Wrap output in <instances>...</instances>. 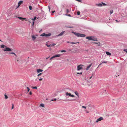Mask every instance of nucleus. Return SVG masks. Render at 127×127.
<instances>
[{
    "instance_id": "obj_47",
    "label": "nucleus",
    "mask_w": 127,
    "mask_h": 127,
    "mask_svg": "<svg viewBox=\"0 0 127 127\" xmlns=\"http://www.w3.org/2000/svg\"><path fill=\"white\" fill-rule=\"evenodd\" d=\"M69 10L68 9L66 10V12L67 13H68L69 12Z\"/></svg>"
},
{
    "instance_id": "obj_24",
    "label": "nucleus",
    "mask_w": 127,
    "mask_h": 127,
    "mask_svg": "<svg viewBox=\"0 0 127 127\" xmlns=\"http://www.w3.org/2000/svg\"><path fill=\"white\" fill-rule=\"evenodd\" d=\"M29 8L30 10H32V7L31 6H29Z\"/></svg>"
},
{
    "instance_id": "obj_48",
    "label": "nucleus",
    "mask_w": 127,
    "mask_h": 127,
    "mask_svg": "<svg viewBox=\"0 0 127 127\" xmlns=\"http://www.w3.org/2000/svg\"><path fill=\"white\" fill-rule=\"evenodd\" d=\"M67 27L68 28H73V27H70V26H68Z\"/></svg>"
},
{
    "instance_id": "obj_16",
    "label": "nucleus",
    "mask_w": 127,
    "mask_h": 127,
    "mask_svg": "<svg viewBox=\"0 0 127 127\" xmlns=\"http://www.w3.org/2000/svg\"><path fill=\"white\" fill-rule=\"evenodd\" d=\"M23 2V1H20L18 3V6L19 7L22 3Z\"/></svg>"
},
{
    "instance_id": "obj_17",
    "label": "nucleus",
    "mask_w": 127,
    "mask_h": 127,
    "mask_svg": "<svg viewBox=\"0 0 127 127\" xmlns=\"http://www.w3.org/2000/svg\"><path fill=\"white\" fill-rule=\"evenodd\" d=\"M67 43H69V42L68 41H67ZM79 43V42H70V43L71 44H76V43Z\"/></svg>"
},
{
    "instance_id": "obj_29",
    "label": "nucleus",
    "mask_w": 127,
    "mask_h": 127,
    "mask_svg": "<svg viewBox=\"0 0 127 127\" xmlns=\"http://www.w3.org/2000/svg\"><path fill=\"white\" fill-rule=\"evenodd\" d=\"M66 52V51L65 50H62L61 51V53L62 52Z\"/></svg>"
},
{
    "instance_id": "obj_12",
    "label": "nucleus",
    "mask_w": 127,
    "mask_h": 127,
    "mask_svg": "<svg viewBox=\"0 0 127 127\" xmlns=\"http://www.w3.org/2000/svg\"><path fill=\"white\" fill-rule=\"evenodd\" d=\"M95 41H96V42H93V43H95V44H97V45H98V46H99L100 44V42H97L96 41H97V40H94Z\"/></svg>"
},
{
    "instance_id": "obj_51",
    "label": "nucleus",
    "mask_w": 127,
    "mask_h": 127,
    "mask_svg": "<svg viewBox=\"0 0 127 127\" xmlns=\"http://www.w3.org/2000/svg\"><path fill=\"white\" fill-rule=\"evenodd\" d=\"M34 22H33V23H32V26H33V25L34 24Z\"/></svg>"
},
{
    "instance_id": "obj_30",
    "label": "nucleus",
    "mask_w": 127,
    "mask_h": 127,
    "mask_svg": "<svg viewBox=\"0 0 127 127\" xmlns=\"http://www.w3.org/2000/svg\"><path fill=\"white\" fill-rule=\"evenodd\" d=\"M32 88L33 89H37V87H32Z\"/></svg>"
},
{
    "instance_id": "obj_54",
    "label": "nucleus",
    "mask_w": 127,
    "mask_h": 127,
    "mask_svg": "<svg viewBox=\"0 0 127 127\" xmlns=\"http://www.w3.org/2000/svg\"><path fill=\"white\" fill-rule=\"evenodd\" d=\"M49 57H48L46 58V59H48L49 58Z\"/></svg>"
},
{
    "instance_id": "obj_44",
    "label": "nucleus",
    "mask_w": 127,
    "mask_h": 127,
    "mask_svg": "<svg viewBox=\"0 0 127 127\" xmlns=\"http://www.w3.org/2000/svg\"><path fill=\"white\" fill-rule=\"evenodd\" d=\"M42 78H41L39 79V81H41L42 80Z\"/></svg>"
},
{
    "instance_id": "obj_20",
    "label": "nucleus",
    "mask_w": 127,
    "mask_h": 127,
    "mask_svg": "<svg viewBox=\"0 0 127 127\" xmlns=\"http://www.w3.org/2000/svg\"><path fill=\"white\" fill-rule=\"evenodd\" d=\"M56 58V55H55L53 56L52 57H51L50 58V60H52L54 58Z\"/></svg>"
},
{
    "instance_id": "obj_14",
    "label": "nucleus",
    "mask_w": 127,
    "mask_h": 127,
    "mask_svg": "<svg viewBox=\"0 0 127 127\" xmlns=\"http://www.w3.org/2000/svg\"><path fill=\"white\" fill-rule=\"evenodd\" d=\"M92 63L90 64L86 68V69L87 70H88L91 67L92 65Z\"/></svg>"
},
{
    "instance_id": "obj_39",
    "label": "nucleus",
    "mask_w": 127,
    "mask_h": 127,
    "mask_svg": "<svg viewBox=\"0 0 127 127\" xmlns=\"http://www.w3.org/2000/svg\"><path fill=\"white\" fill-rule=\"evenodd\" d=\"M107 63V61H104V62H102V63Z\"/></svg>"
},
{
    "instance_id": "obj_37",
    "label": "nucleus",
    "mask_w": 127,
    "mask_h": 127,
    "mask_svg": "<svg viewBox=\"0 0 127 127\" xmlns=\"http://www.w3.org/2000/svg\"><path fill=\"white\" fill-rule=\"evenodd\" d=\"M27 88L28 89V92H29L30 90V89L28 87H27Z\"/></svg>"
},
{
    "instance_id": "obj_27",
    "label": "nucleus",
    "mask_w": 127,
    "mask_h": 127,
    "mask_svg": "<svg viewBox=\"0 0 127 127\" xmlns=\"http://www.w3.org/2000/svg\"><path fill=\"white\" fill-rule=\"evenodd\" d=\"M61 56V55L60 54H58V55H56V57H59Z\"/></svg>"
},
{
    "instance_id": "obj_5",
    "label": "nucleus",
    "mask_w": 127,
    "mask_h": 127,
    "mask_svg": "<svg viewBox=\"0 0 127 127\" xmlns=\"http://www.w3.org/2000/svg\"><path fill=\"white\" fill-rule=\"evenodd\" d=\"M83 65L81 64H80L77 66V70H79L81 69H83L82 66Z\"/></svg>"
},
{
    "instance_id": "obj_60",
    "label": "nucleus",
    "mask_w": 127,
    "mask_h": 127,
    "mask_svg": "<svg viewBox=\"0 0 127 127\" xmlns=\"http://www.w3.org/2000/svg\"><path fill=\"white\" fill-rule=\"evenodd\" d=\"M53 101V100H52L51 101Z\"/></svg>"
},
{
    "instance_id": "obj_45",
    "label": "nucleus",
    "mask_w": 127,
    "mask_h": 127,
    "mask_svg": "<svg viewBox=\"0 0 127 127\" xmlns=\"http://www.w3.org/2000/svg\"><path fill=\"white\" fill-rule=\"evenodd\" d=\"M48 8L49 9V11H50V7L49 6H48Z\"/></svg>"
},
{
    "instance_id": "obj_4",
    "label": "nucleus",
    "mask_w": 127,
    "mask_h": 127,
    "mask_svg": "<svg viewBox=\"0 0 127 127\" xmlns=\"http://www.w3.org/2000/svg\"><path fill=\"white\" fill-rule=\"evenodd\" d=\"M99 7H101L102 6H106V4L103 2H102L101 3H99L98 4H96Z\"/></svg>"
},
{
    "instance_id": "obj_26",
    "label": "nucleus",
    "mask_w": 127,
    "mask_h": 127,
    "mask_svg": "<svg viewBox=\"0 0 127 127\" xmlns=\"http://www.w3.org/2000/svg\"><path fill=\"white\" fill-rule=\"evenodd\" d=\"M4 96H5V99H7V98H8V96L6 94L4 95Z\"/></svg>"
},
{
    "instance_id": "obj_55",
    "label": "nucleus",
    "mask_w": 127,
    "mask_h": 127,
    "mask_svg": "<svg viewBox=\"0 0 127 127\" xmlns=\"http://www.w3.org/2000/svg\"><path fill=\"white\" fill-rule=\"evenodd\" d=\"M18 61H19V60H17V62H18Z\"/></svg>"
},
{
    "instance_id": "obj_23",
    "label": "nucleus",
    "mask_w": 127,
    "mask_h": 127,
    "mask_svg": "<svg viewBox=\"0 0 127 127\" xmlns=\"http://www.w3.org/2000/svg\"><path fill=\"white\" fill-rule=\"evenodd\" d=\"M93 74H91V77H87V78L91 79L92 78V77H93Z\"/></svg>"
},
{
    "instance_id": "obj_57",
    "label": "nucleus",
    "mask_w": 127,
    "mask_h": 127,
    "mask_svg": "<svg viewBox=\"0 0 127 127\" xmlns=\"http://www.w3.org/2000/svg\"><path fill=\"white\" fill-rule=\"evenodd\" d=\"M42 31V30H41L39 32H41Z\"/></svg>"
},
{
    "instance_id": "obj_2",
    "label": "nucleus",
    "mask_w": 127,
    "mask_h": 127,
    "mask_svg": "<svg viewBox=\"0 0 127 127\" xmlns=\"http://www.w3.org/2000/svg\"><path fill=\"white\" fill-rule=\"evenodd\" d=\"M86 38L88 40H97V39L96 37L94 36H87L86 37Z\"/></svg>"
},
{
    "instance_id": "obj_6",
    "label": "nucleus",
    "mask_w": 127,
    "mask_h": 127,
    "mask_svg": "<svg viewBox=\"0 0 127 127\" xmlns=\"http://www.w3.org/2000/svg\"><path fill=\"white\" fill-rule=\"evenodd\" d=\"M4 51H12L11 49L10 48L8 47H6L3 50Z\"/></svg>"
},
{
    "instance_id": "obj_40",
    "label": "nucleus",
    "mask_w": 127,
    "mask_h": 127,
    "mask_svg": "<svg viewBox=\"0 0 127 127\" xmlns=\"http://www.w3.org/2000/svg\"><path fill=\"white\" fill-rule=\"evenodd\" d=\"M29 94L30 95H31L32 94V93L31 91H30L29 93Z\"/></svg>"
},
{
    "instance_id": "obj_41",
    "label": "nucleus",
    "mask_w": 127,
    "mask_h": 127,
    "mask_svg": "<svg viewBox=\"0 0 127 127\" xmlns=\"http://www.w3.org/2000/svg\"><path fill=\"white\" fill-rule=\"evenodd\" d=\"M14 104H12V108H11V109H13V108H14Z\"/></svg>"
},
{
    "instance_id": "obj_21",
    "label": "nucleus",
    "mask_w": 127,
    "mask_h": 127,
    "mask_svg": "<svg viewBox=\"0 0 127 127\" xmlns=\"http://www.w3.org/2000/svg\"><path fill=\"white\" fill-rule=\"evenodd\" d=\"M6 46L3 45H0V47L1 48H4Z\"/></svg>"
},
{
    "instance_id": "obj_8",
    "label": "nucleus",
    "mask_w": 127,
    "mask_h": 127,
    "mask_svg": "<svg viewBox=\"0 0 127 127\" xmlns=\"http://www.w3.org/2000/svg\"><path fill=\"white\" fill-rule=\"evenodd\" d=\"M103 118L102 117H100L98 119H97L96 121L97 123H98V122L101 121V120H103Z\"/></svg>"
},
{
    "instance_id": "obj_10",
    "label": "nucleus",
    "mask_w": 127,
    "mask_h": 127,
    "mask_svg": "<svg viewBox=\"0 0 127 127\" xmlns=\"http://www.w3.org/2000/svg\"><path fill=\"white\" fill-rule=\"evenodd\" d=\"M87 80H86L85 79H84L82 81V82L83 83V85H86V84L85 83V82H87L88 81Z\"/></svg>"
},
{
    "instance_id": "obj_15",
    "label": "nucleus",
    "mask_w": 127,
    "mask_h": 127,
    "mask_svg": "<svg viewBox=\"0 0 127 127\" xmlns=\"http://www.w3.org/2000/svg\"><path fill=\"white\" fill-rule=\"evenodd\" d=\"M18 18L19 19L22 21H24V20L26 19V18H23L20 17H18Z\"/></svg>"
},
{
    "instance_id": "obj_9",
    "label": "nucleus",
    "mask_w": 127,
    "mask_h": 127,
    "mask_svg": "<svg viewBox=\"0 0 127 127\" xmlns=\"http://www.w3.org/2000/svg\"><path fill=\"white\" fill-rule=\"evenodd\" d=\"M64 32H65V31H62L61 33L60 34H59L58 35H56V37L58 36H61L62 35L64 34Z\"/></svg>"
},
{
    "instance_id": "obj_7",
    "label": "nucleus",
    "mask_w": 127,
    "mask_h": 127,
    "mask_svg": "<svg viewBox=\"0 0 127 127\" xmlns=\"http://www.w3.org/2000/svg\"><path fill=\"white\" fill-rule=\"evenodd\" d=\"M65 95L66 96L68 95L72 97H74V96L73 95H71V93H69L68 92H66Z\"/></svg>"
},
{
    "instance_id": "obj_13",
    "label": "nucleus",
    "mask_w": 127,
    "mask_h": 127,
    "mask_svg": "<svg viewBox=\"0 0 127 127\" xmlns=\"http://www.w3.org/2000/svg\"><path fill=\"white\" fill-rule=\"evenodd\" d=\"M55 45V44H50V45H48L47 43H46V46L47 47H49L51 46H54V45Z\"/></svg>"
},
{
    "instance_id": "obj_52",
    "label": "nucleus",
    "mask_w": 127,
    "mask_h": 127,
    "mask_svg": "<svg viewBox=\"0 0 127 127\" xmlns=\"http://www.w3.org/2000/svg\"><path fill=\"white\" fill-rule=\"evenodd\" d=\"M115 21H116L117 22H118V21L117 20H116Z\"/></svg>"
},
{
    "instance_id": "obj_58",
    "label": "nucleus",
    "mask_w": 127,
    "mask_h": 127,
    "mask_svg": "<svg viewBox=\"0 0 127 127\" xmlns=\"http://www.w3.org/2000/svg\"><path fill=\"white\" fill-rule=\"evenodd\" d=\"M54 100H55V101L56 100V99H54Z\"/></svg>"
},
{
    "instance_id": "obj_19",
    "label": "nucleus",
    "mask_w": 127,
    "mask_h": 127,
    "mask_svg": "<svg viewBox=\"0 0 127 127\" xmlns=\"http://www.w3.org/2000/svg\"><path fill=\"white\" fill-rule=\"evenodd\" d=\"M39 107H44V104L43 103H41L40 104V105L39 106Z\"/></svg>"
},
{
    "instance_id": "obj_53",
    "label": "nucleus",
    "mask_w": 127,
    "mask_h": 127,
    "mask_svg": "<svg viewBox=\"0 0 127 127\" xmlns=\"http://www.w3.org/2000/svg\"><path fill=\"white\" fill-rule=\"evenodd\" d=\"M57 9H58V8H57V7H56V10Z\"/></svg>"
},
{
    "instance_id": "obj_1",
    "label": "nucleus",
    "mask_w": 127,
    "mask_h": 127,
    "mask_svg": "<svg viewBox=\"0 0 127 127\" xmlns=\"http://www.w3.org/2000/svg\"><path fill=\"white\" fill-rule=\"evenodd\" d=\"M72 33H74L75 35L78 37H85L86 36L85 34L77 33L74 32H72Z\"/></svg>"
},
{
    "instance_id": "obj_59",
    "label": "nucleus",
    "mask_w": 127,
    "mask_h": 127,
    "mask_svg": "<svg viewBox=\"0 0 127 127\" xmlns=\"http://www.w3.org/2000/svg\"><path fill=\"white\" fill-rule=\"evenodd\" d=\"M49 49L50 50H51V49L50 48H49Z\"/></svg>"
},
{
    "instance_id": "obj_56",
    "label": "nucleus",
    "mask_w": 127,
    "mask_h": 127,
    "mask_svg": "<svg viewBox=\"0 0 127 127\" xmlns=\"http://www.w3.org/2000/svg\"><path fill=\"white\" fill-rule=\"evenodd\" d=\"M37 80V79H36L35 80V81H36Z\"/></svg>"
},
{
    "instance_id": "obj_42",
    "label": "nucleus",
    "mask_w": 127,
    "mask_h": 127,
    "mask_svg": "<svg viewBox=\"0 0 127 127\" xmlns=\"http://www.w3.org/2000/svg\"><path fill=\"white\" fill-rule=\"evenodd\" d=\"M74 100V99H71V100H67V101H73V100Z\"/></svg>"
},
{
    "instance_id": "obj_38",
    "label": "nucleus",
    "mask_w": 127,
    "mask_h": 127,
    "mask_svg": "<svg viewBox=\"0 0 127 127\" xmlns=\"http://www.w3.org/2000/svg\"><path fill=\"white\" fill-rule=\"evenodd\" d=\"M124 51L126 52L127 53V49H126L124 50Z\"/></svg>"
},
{
    "instance_id": "obj_43",
    "label": "nucleus",
    "mask_w": 127,
    "mask_h": 127,
    "mask_svg": "<svg viewBox=\"0 0 127 127\" xmlns=\"http://www.w3.org/2000/svg\"><path fill=\"white\" fill-rule=\"evenodd\" d=\"M55 12V10H54V11H52V14H53Z\"/></svg>"
},
{
    "instance_id": "obj_28",
    "label": "nucleus",
    "mask_w": 127,
    "mask_h": 127,
    "mask_svg": "<svg viewBox=\"0 0 127 127\" xmlns=\"http://www.w3.org/2000/svg\"><path fill=\"white\" fill-rule=\"evenodd\" d=\"M32 38L33 39H35L36 38V37L35 36H34L33 35L32 36Z\"/></svg>"
},
{
    "instance_id": "obj_35",
    "label": "nucleus",
    "mask_w": 127,
    "mask_h": 127,
    "mask_svg": "<svg viewBox=\"0 0 127 127\" xmlns=\"http://www.w3.org/2000/svg\"><path fill=\"white\" fill-rule=\"evenodd\" d=\"M42 74V73H40L39 74L37 75V76L38 77L40 75H41Z\"/></svg>"
},
{
    "instance_id": "obj_31",
    "label": "nucleus",
    "mask_w": 127,
    "mask_h": 127,
    "mask_svg": "<svg viewBox=\"0 0 127 127\" xmlns=\"http://www.w3.org/2000/svg\"><path fill=\"white\" fill-rule=\"evenodd\" d=\"M82 72H77V74H80V75H82Z\"/></svg>"
},
{
    "instance_id": "obj_11",
    "label": "nucleus",
    "mask_w": 127,
    "mask_h": 127,
    "mask_svg": "<svg viewBox=\"0 0 127 127\" xmlns=\"http://www.w3.org/2000/svg\"><path fill=\"white\" fill-rule=\"evenodd\" d=\"M43 71V70L40 69H37V72L38 73H39L40 72H42Z\"/></svg>"
},
{
    "instance_id": "obj_33",
    "label": "nucleus",
    "mask_w": 127,
    "mask_h": 127,
    "mask_svg": "<svg viewBox=\"0 0 127 127\" xmlns=\"http://www.w3.org/2000/svg\"><path fill=\"white\" fill-rule=\"evenodd\" d=\"M113 10H110V14H112L113 13Z\"/></svg>"
},
{
    "instance_id": "obj_50",
    "label": "nucleus",
    "mask_w": 127,
    "mask_h": 127,
    "mask_svg": "<svg viewBox=\"0 0 127 127\" xmlns=\"http://www.w3.org/2000/svg\"><path fill=\"white\" fill-rule=\"evenodd\" d=\"M67 15L68 16H69L71 17V16L70 14H69L68 15Z\"/></svg>"
},
{
    "instance_id": "obj_49",
    "label": "nucleus",
    "mask_w": 127,
    "mask_h": 127,
    "mask_svg": "<svg viewBox=\"0 0 127 127\" xmlns=\"http://www.w3.org/2000/svg\"><path fill=\"white\" fill-rule=\"evenodd\" d=\"M102 64V63H101V64H99V65H98V67L97 68H98V66L100 65H101V64Z\"/></svg>"
},
{
    "instance_id": "obj_22",
    "label": "nucleus",
    "mask_w": 127,
    "mask_h": 127,
    "mask_svg": "<svg viewBox=\"0 0 127 127\" xmlns=\"http://www.w3.org/2000/svg\"><path fill=\"white\" fill-rule=\"evenodd\" d=\"M75 94L77 95L78 96H79V94L78 92L77 91L75 92Z\"/></svg>"
},
{
    "instance_id": "obj_25",
    "label": "nucleus",
    "mask_w": 127,
    "mask_h": 127,
    "mask_svg": "<svg viewBox=\"0 0 127 127\" xmlns=\"http://www.w3.org/2000/svg\"><path fill=\"white\" fill-rule=\"evenodd\" d=\"M9 54H14L16 56V57L17 56V55H16L14 53H13V52H10L9 53Z\"/></svg>"
},
{
    "instance_id": "obj_18",
    "label": "nucleus",
    "mask_w": 127,
    "mask_h": 127,
    "mask_svg": "<svg viewBox=\"0 0 127 127\" xmlns=\"http://www.w3.org/2000/svg\"><path fill=\"white\" fill-rule=\"evenodd\" d=\"M106 53L107 55H108L110 56L111 55V54L109 52H106Z\"/></svg>"
},
{
    "instance_id": "obj_34",
    "label": "nucleus",
    "mask_w": 127,
    "mask_h": 127,
    "mask_svg": "<svg viewBox=\"0 0 127 127\" xmlns=\"http://www.w3.org/2000/svg\"><path fill=\"white\" fill-rule=\"evenodd\" d=\"M77 14L78 15H79L80 14V12L78 11L77 12Z\"/></svg>"
},
{
    "instance_id": "obj_32",
    "label": "nucleus",
    "mask_w": 127,
    "mask_h": 127,
    "mask_svg": "<svg viewBox=\"0 0 127 127\" xmlns=\"http://www.w3.org/2000/svg\"><path fill=\"white\" fill-rule=\"evenodd\" d=\"M36 17H35L33 19H32V20L33 21L35 20V19H36Z\"/></svg>"
},
{
    "instance_id": "obj_3",
    "label": "nucleus",
    "mask_w": 127,
    "mask_h": 127,
    "mask_svg": "<svg viewBox=\"0 0 127 127\" xmlns=\"http://www.w3.org/2000/svg\"><path fill=\"white\" fill-rule=\"evenodd\" d=\"M51 35V33H49L48 34H46L45 33H42V34L40 35L41 36H50Z\"/></svg>"
},
{
    "instance_id": "obj_36",
    "label": "nucleus",
    "mask_w": 127,
    "mask_h": 127,
    "mask_svg": "<svg viewBox=\"0 0 127 127\" xmlns=\"http://www.w3.org/2000/svg\"><path fill=\"white\" fill-rule=\"evenodd\" d=\"M82 108H84L85 109H86V107L83 106H82Z\"/></svg>"
},
{
    "instance_id": "obj_61",
    "label": "nucleus",
    "mask_w": 127,
    "mask_h": 127,
    "mask_svg": "<svg viewBox=\"0 0 127 127\" xmlns=\"http://www.w3.org/2000/svg\"><path fill=\"white\" fill-rule=\"evenodd\" d=\"M0 41H1V40H0Z\"/></svg>"
},
{
    "instance_id": "obj_46",
    "label": "nucleus",
    "mask_w": 127,
    "mask_h": 127,
    "mask_svg": "<svg viewBox=\"0 0 127 127\" xmlns=\"http://www.w3.org/2000/svg\"><path fill=\"white\" fill-rule=\"evenodd\" d=\"M85 112H86V113H88L89 112L87 110H85Z\"/></svg>"
}]
</instances>
